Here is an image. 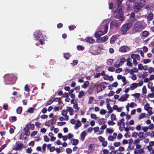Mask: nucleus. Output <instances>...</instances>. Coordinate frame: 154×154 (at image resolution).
<instances>
[{"mask_svg":"<svg viewBox=\"0 0 154 154\" xmlns=\"http://www.w3.org/2000/svg\"><path fill=\"white\" fill-rule=\"evenodd\" d=\"M66 124V122H59L57 123V125L59 126H62L63 125H65Z\"/></svg>","mask_w":154,"mask_h":154,"instance_id":"51","label":"nucleus"},{"mask_svg":"<svg viewBox=\"0 0 154 154\" xmlns=\"http://www.w3.org/2000/svg\"><path fill=\"white\" fill-rule=\"evenodd\" d=\"M116 35H113L110 39V43L111 44L114 43L115 42V41L116 40Z\"/></svg>","mask_w":154,"mask_h":154,"instance_id":"27","label":"nucleus"},{"mask_svg":"<svg viewBox=\"0 0 154 154\" xmlns=\"http://www.w3.org/2000/svg\"><path fill=\"white\" fill-rule=\"evenodd\" d=\"M73 107L74 109H76V111L79 110V108L78 107V104L77 103H74L73 106Z\"/></svg>","mask_w":154,"mask_h":154,"instance_id":"43","label":"nucleus"},{"mask_svg":"<svg viewBox=\"0 0 154 154\" xmlns=\"http://www.w3.org/2000/svg\"><path fill=\"white\" fill-rule=\"evenodd\" d=\"M126 60L127 62L126 65L130 67H131L132 66V63L131 62V58H128Z\"/></svg>","mask_w":154,"mask_h":154,"instance_id":"17","label":"nucleus"},{"mask_svg":"<svg viewBox=\"0 0 154 154\" xmlns=\"http://www.w3.org/2000/svg\"><path fill=\"white\" fill-rule=\"evenodd\" d=\"M149 35L148 32L146 31H143L142 33V36L143 37H146L147 36Z\"/></svg>","mask_w":154,"mask_h":154,"instance_id":"36","label":"nucleus"},{"mask_svg":"<svg viewBox=\"0 0 154 154\" xmlns=\"http://www.w3.org/2000/svg\"><path fill=\"white\" fill-rule=\"evenodd\" d=\"M77 48L78 50L80 51H83L85 49L84 47L82 45H78L77 47Z\"/></svg>","mask_w":154,"mask_h":154,"instance_id":"35","label":"nucleus"},{"mask_svg":"<svg viewBox=\"0 0 154 154\" xmlns=\"http://www.w3.org/2000/svg\"><path fill=\"white\" fill-rule=\"evenodd\" d=\"M106 107L108 110H109V111L108 112V113H110L112 112L113 110L109 103L107 104L106 105Z\"/></svg>","mask_w":154,"mask_h":154,"instance_id":"22","label":"nucleus"},{"mask_svg":"<svg viewBox=\"0 0 154 154\" xmlns=\"http://www.w3.org/2000/svg\"><path fill=\"white\" fill-rule=\"evenodd\" d=\"M63 57L66 60H68L69 59L70 57L71 56L69 53H67L63 54Z\"/></svg>","mask_w":154,"mask_h":154,"instance_id":"28","label":"nucleus"},{"mask_svg":"<svg viewBox=\"0 0 154 154\" xmlns=\"http://www.w3.org/2000/svg\"><path fill=\"white\" fill-rule=\"evenodd\" d=\"M141 7L138 3L135 4V5L134 6V9L135 12H138L140 9Z\"/></svg>","mask_w":154,"mask_h":154,"instance_id":"12","label":"nucleus"},{"mask_svg":"<svg viewBox=\"0 0 154 154\" xmlns=\"http://www.w3.org/2000/svg\"><path fill=\"white\" fill-rule=\"evenodd\" d=\"M85 40L87 42L91 44H92L95 41V40L91 37H87Z\"/></svg>","mask_w":154,"mask_h":154,"instance_id":"13","label":"nucleus"},{"mask_svg":"<svg viewBox=\"0 0 154 154\" xmlns=\"http://www.w3.org/2000/svg\"><path fill=\"white\" fill-rule=\"evenodd\" d=\"M108 38V37L107 35H105L103 37L99 38V39L102 42H104L107 40Z\"/></svg>","mask_w":154,"mask_h":154,"instance_id":"18","label":"nucleus"},{"mask_svg":"<svg viewBox=\"0 0 154 154\" xmlns=\"http://www.w3.org/2000/svg\"><path fill=\"white\" fill-rule=\"evenodd\" d=\"M138 86V83H132L130 85V89L131 90H133L134 89L136 88Z\"/></svg>","mask_w":154,"mask_h":154,"instance_id":"14","label":"nucleus"},{"mask_svg":"<svg viewBox=\"0 0 154 154\" xmlns=\"http://www.w3.org/2000/svg\"><path fill=\"white\" fill-rule=\"evenodd\" d=\"M35 108L32 107L29 108L27 110V112L30 113H32L34 112Z\"/></svg>","mask_w":154,"mask_h":154,"instance_id":"33","label":"nucleus"},{"mask_svg":"<svg viewBox=\"0 0 154 154\" xmlns=\"http://www.w3.org/2000/svg\"><path fill=\"white\" fill-rule=\"evenodd\" d=\"M149 104L148 103H147L144 106V109L148 111L149 110Z\"/></svg>","mask_w":154,"mask_h":154,"instance_id":"40","label":"nucleus"},{"mask_svg":"<svg viewBox=\"0 0 154 154\" xmlns=\"http://www.w3.org/2000/svg\"><path fill=\"white\" fill-rule=\"evenodd\" d=\"M144 133L143 132L140 131L139 132V134H138L139 137L140 138H141V140H143V139H144L145 138V137L144 136Z\"/></svg>","mask_w":154,"mask_h":154,"instance_id":"21","label":"nucleus"},{"mask_svg":"<svg viewBox=\"0 0 154 154\" xmlns=\"http://www.w3.org/2000/svg\"><path fill=\"white\" fill-rule=\"evenodd\" d=\"M11 120L12 122H15L17 120V118L15 116H13L11 117Z\"/></svg>","mask_w":154,"mask_h":154,"instance_id":"63","label":"nucleus"},{"mask_svg":"<svg viewBox=\"0 0 154 154\" xmlns=\"http://www.w3.org/2000/svg\"><path fill=\"white\" fill-rule=\"evenodd\" d=\"M3 77L5 81L9 82L6 85H13L15 83L17 80V77L14 76L13 74H6Z\"/></svg>","mask_w":154,"mask_h":154,"instance_id":"2","label":"nucleus"},{"mask_svg":"<svg viewBox=\"0 0 154 154\" xmlns=\"http://www.w3.org/2000/svg\"><path fill=\"white\" fill-rule=\"evenodd\" d=\"M33 35L34 37L37 40H38L39 41L41 45H43L45 43L44 40V38L42 36V34L40 33V32L37 31L35 32Z\"/></svg>","mask_w":154,"mask_h":154,"instance_id":"5","label":"nucleus"},{"mask_svg":"<svg viewBox=\"0 0 154 154\" xmlns=\"http://www.w3.org/2000/svg\"><path fill=\"white\" fill-rule=\"evenodd\" d=\"M89 85V82L88 81L85 82L82 85V87L83 88L86 89Z\"/></svg>","mask_w":154,"mask_h":154,"instance_id":"19","label":"nucleus"},{"mask_svg":"<svg viewBox=\"0 0 154 154\" xmlns=\"http://www.w3.org/2000/svg\"><path fill=\"white\" fill-rule=\"evenodd\" d=\"M55 100V99H54L53 97L50 100L45 104V106H47L51 104Z\"/></svg>","mask_w":154,"mask_h":154,"instance_id":"20","label":"nucleus"},{"mask_svg":"<svg viewBox=\"0 0 154 154\" xmlns=\"http://www.w3.org/2000/svg\"><path fill=\"white\" fill-rule=\"evenodd\" d=\"M142 92L144 94H146L147 92V90L146 87L145 86H144L142 88Z\"/></svg>","mask_w":154,"mask_h":154,"instance_id":"49","label":"nucleus"},{"mask_svg":"<svg viewBox=\"0 0 154 154\" xmlns=\"http://www.w3.org/2000/svg\"><path fill=\"white\" fill-rule=\"evenodd\" d=\"M138 134L137 133L134 131L132 133V136L136 138L137 137Z\"/></svg>","mask_w":154,"mask_h":154,"instance_id":"50","label":"nucleus"},{"mask_svg":"<svg viewBox=\"0 0 154 154\" xmlns=\"http://www.w3.org/2000/svg\"><path fill=\"white\" fill-rule=\"evenodd\" d=\"M76 28V26L74 25H70L69 26V28L70 31L74 30Z\"/></svg>","mask_w":154,"mask_h":154,"instance_id":"44","label":"nucleus"},{"mask_svg":"<svg viewBox=\"0 0 154 154\" xmlns=\"http://www.w3.org/2000/svg\"><path fill=\"white\" fill-rule=\"evenodd\" d=\"M129 50V48L127 46H123L120 47L119 51L122 52H126Z\"/></svg>","mask_w":154,"mask_h":154,"instance_id":"11","label":"nucleus"},{"mask_svg":"<svg viewBox=\"0 0 154 154\" xmlns=\"http://www.w3.org/2000/svg\"><path fill=\"white\" fill-rule=\"evenodd\" d=\"M138 69L140 70H142L144 69V66L141 64H139L138 65Z\"/></svg>","mask_w":154,"mask_h":154,"instance_id":"58","label":"nucleus"},{"mask_svg":"<svg viewBox=\"0 0 154 154\" xmlns=\"http://www.w3.org/2000/svg\"><path fill=\"white\" fill-rule=\"evenodd\" d=\"M154 71V68L152 67H149V72L150 73H152Z\"/></svg>","mask_w":154,"mask_h":154,"instance_id":"64","label":"nucleus"},{"mask_svg":"<svg viewBox=\"0 0 154 154\" xmlns=\"http://www.w3.org/2000/svg\"><path fill=\"white\" fill-rule=\"evenodd\" d=\"M108 124L109 125H113L115 124V123L113 121H108Z\"/></svg>","mask_w":154,"mask_h":154,"instance_id":"52","label":"nucleus"},{"mask_svg":"<svg viewBox=\"0 0 154 154\" xmlns=\"http://www.w3.org/2000/svg\"><path fill=\"white\" fill-rule=\"evenodd\" d=\"M78 62V60H74L72 61V63H71V64L73 66H75L76 65Z\"/></svg>","mask_w":154,"mask_h":154,"instance_id":"39","label":"nucleus"},{"mask_svg":"<svg viewBox=\"0 0 154 154\" xmlns=\"http://www.w3.org/2000/svg\"><path fill=\"white\" fill-rule=\"evenodd\" d=\"M152 107H149V110H148V112L149 113L150 115H151L153 114V112L152 111Z\"/></svg>","mask_w":154,"mask_h":154,"instance_id":"54","label":"nucleus"},{"mask_svg":"<svg viewBox=\"0 0 154 154\" xmlns=\"http://www.w3.org/2000/svg\"><path fill=\"white\" fill-rule=\"evenodd\" d=\"M23 144L22 143H19L17 146L16 147L15 149L16 150H21L23 148Z\"/></svg>","mask_w":154,"mask_h":154,"instance_id":"15","label":"nucleus"},{"mask_svg":"<svg viewBox=\"0 0 154 154\" xmlns=\"http://www.w3.org/2000/svg\"><path fill=\"white\" fill-rule=\"evenodd\" d=\"M91 119H96L97 117V116L96 114H91Z\"/></svg>","mask_w":154,"mask_h":154,"instance_id":"60","label":"nucleus"},{"mask_svg":"<svg viewBox=\"0 0 154 154\" xmlns=\"http://www.w3.org/2000/svg\"><path fill=\"white\" fill-rule=\"evenodd\" d=\"M114 139V136H109L108 137V140L110 141H113Z\"/></svg>","mask_w":154,"mask_h":154,"instance_id":"55","label":"nucleus"},{"mask_svg":"<svg viewBox=\"0 0 154 154\" xmlns=\"http://www.w3.org/2000/svg\"><path fill=\"white\" fill-rule=\"evenodd\" d=\"M132 25L133 24L131 22L123 24L121 27L120 31L121 35H126L127 31L132 26Z\"/></svg>","mask_w":154,"mask_h":154,"instance_id":"3","label":"nucleus"},{"mask_svg":"<svg viewBox=\"0 0 154 154\" xmlns=\"http://www.w3.org/2000/svg\"><path fill=\"white\" fill-rule=\"evenodd\" d=\"M108 69L109 71L113 72L115 70V68L112 66H110L108 68Z\"/></svg>","mask_w":154,"mask_h":154,"instance_id":"61","label":"nucleus"},{"mask_svg":"<svg viewBox=\"0 0 154 154\" xmlns=\"http://www.w3.org/2000/svg\"><path fill=\"white\" fill-rule=\"evenodd\" d=\"M115 94V92L112 91H110L109 93L108 94V96L109 97H111L113 95Z\"/></svg>","mask_w":154,"mask_h":154,"instance_id":"48","label":"nucleus"},{"mask_svg":"<svg viewBox=\"0 0 154 154\" xmlns=\"http://www.w3.org/2000/svg\"><path fill=\"white\" fill-rule=\"evenodd\" d=\"M122 71V68H119L116 69L115 72L117 73H119Z\"/></svg>","mask_w":154,"mask_h":154,"instance_id":"59","label":"nucleus"},{"mask_svg":"<svg viewBox=\"0 0 154 154\" xmlns=\"http://www.w3.org/2000/svg\"><path fill=\"white\" fill-rule=\"evenodd\" d=\"M120 62L119 63V64L120 65V66L122 65H123L124 63L126 61V59L125 58L123 57L120 60Z\"/></svg>","mask_w":154,"mask_h":154,"instance_id":"31","label":"nucleus"},{"mask_svg":"<svg viewBox=\"0 0 154 154\" xmlns=\"http://www.w3.org/2000/svg\"><path fill=\"white\" fill-rule=\"evenodd\" d=\"M100 113L101 115H104L106 113V110L102 109H101Z\"/></svg>","mask_w":154,"mask_h":154,"instance_id":"47","label":"nucleus"},{"mask_svg":"<svg viewBox=\"0 0 154 154\" xmlns=\"http://www.w3.org/2000/svg\"><path fill=\"white\" fill-rule=\"evenodd\" d=\"M145 116V113H141L138 118L139 120H140L144 118Z\"/></svg>","mask_w":154,"mask_h":154,"instance_id":"42","label":"nucleus"},{"mask_svg":"<svg viewBox=\"0 0 154 154\" xmlns=\"http://www.w3.org/2000/svg\"><path fill=\"white\" fill-rule=\"evenodd\" d=\"M141 30V25L139 24L138 23H135L133 27V33L140 32Z\"/></svg>","mask_w":154,"mask_h":154,"instance_id":"8","label":"nucleus"},{"mask_svg":"<svg viewBox=\"0 0 154 154\" xmlns=\"http://www.w3.org/2000/svg\"><path fill=\"white\" fill-rule=\"evenodd\" d=\"M68 113L67 110H63L61 111V114L63 116H66Z\"/></svg>","mask_w":154,"mask_h":154,"instance_id":"37","label":"nucleus"},{"mask_svg":"<svg viewBox=\"0 0 154 154\" xmlns=\"http://www.w3.org/2000/svg\"><path fill=\"white\" fill-rule=\"evenodd\" d=\"M148 74L147 72H144L142 75V77L143 78H145L148 76Z\"/></svg>","mask_w":154,"mask_h":154,"instance_id":"62","label":"nucleus"},{"mask_svg":"<svg viewBox=\"0 0 154 154\" xmlns=\"http://www.w3.org/2000/svg\"><path fill=\"white\" fill-rule=\"evenodd\" d=\"M67 111H68L69 112H73V109L70 106H67Z\"/></svg>","mask_w":154,"mask_h":154,"instance_id":"46","label":"nucleus"},{"mask_svg":"<svg viewBox=\"0 0 154 154\" xmlns=\"http://www.w3.org/2000/svg\"><path fill=\"white\" fill-rule=\"evenodd\" d=\"M99 140L100 141L102 142H103L104 141H105V138L101 136H99L98 137Z\"/></svg>","mask_w":154,"mask_h":154,"instance_id":"57","label":"nucleus"},{"mask_svg":"<svg viewBox=\"0 0 154 154\" xmlns=\"http://www.w3.org/2000/svg\"><path fill=\"white\" fill-rule=\"evenodd\" d=\"M27 125H28V127L30 128L32 130H33L34 129L35 126L33 124L29 123Z\"/></svg>","mask_w":154,"mask_h":154,"instance_id":"32","label":"nucleus"},{"mask_svg":"<svg viewBox=\"0 0 154 154\" xmlns=\"http://www.w3.org/2000/svg\"><path fill=\"white\" fill-rule=\"evenodd\" d=\"M106 119H105L104 118H101L99 120V125H102L103 124L105 123L106 122Z\"/></svg>","mask_w":154,"mask_h":154,"instance_id":"23","label":"nucleus"},{"mask_svg":"<svg viewBox=\"0 0 154 154\" xmlns=\"http://www.w3.org/2000/svg\"><path fill=\"white\" fill-rule=\"evenodd\" d=\"M110 117L112 121H114L116 119V115L113 113H112Z\"/></svg>","mask_w":154,"mask_h":154,"instance_id":"41","label":"nucleus"},{"mask_svg":"<svg viewBox=\"0 0 154 154\" xmlns=\"http://www.w3.org/2000/svg\"><path fill=\"white\" fill-rule=\"evenodd\" d=\"M108 23H105L103 22L99 26V29H104V32L100 30L96 32L95 33V37L97 38H99L100 36L106 33L108 31Z\"/></svg>","mask_w":154,"mask_h":154,"instance_id":"1","label":"nucleus"},{"mask_svg":"<svg viewBox=\"0 0 154 154\" xmlns=\"http://www.w3.org/2000/svg\"><path fill=\"white\" fill-rule=\"evenodd\" d=\"M153 14L151 13H149L147 17V20L149 21H151L153 19Z\"/></svg>","mask_w":154,"mask_h":154,"instance_id":"25","label":"nucleus"},{"mask_svg":"<svg viewBox=\"0 0 154 154\" xmlns=\"http://www.w3.org/2000/svg\"><path fill=\"white\" fill-rule=\"evenodd\" d=\"M76 122L77 123L75 124V125L74 126V128L75 129H77L79 127L81 126L82 125V124L81 123L80 121L79 120H78L76 121Z\"/></svg>","mask_w":154,"mask_h":154,"instance_id":"16","label":"nucleus"},{"mask_svg":"<svg viewBox=\"0 0 154 154\" xmlns=\"http://www.w3.org/2000/svg\"><path fill=\"white\" fill-rule=\"evenodd\" d=\"M84 95V92H83L82 91H81L79 92V94L78 96V98H82Z\"/></svg>","mask_w":154,"mask_h":154,"instance_id":"34","label":"nucleus"},{"mask_svg":"<svg viewBox=\"0 0 154 154\" xmlns=\"http://www.w3.org/2000/svg\"><path fill=\"white\" fill-rule=\"evenodd\" d=\"M116 17V18L119 19L120 21L124 20L123 14L122 11V7L119 6L115 11Z\"/></svg>","mask_w":154,"mask_h":154,"instance_id":"4","label":"nucleus"},{"mask_svg":"<svg viewBox=\"0 0 154 154\" xmlns=\"http://www.w3.org/2000/svg\"><path fill=\"white\" fill-rule=\"evenodd\" d=\"M57 120V119L56 118H54L51 120V124L52 125H54L55 124Z\"/></svg>","mask_w":154,"mask_h":154,"instance_id":"38","label":"nucleus"},{"mask_svg":"<svg viewBox=\"0 0 154 154\" xmlns=\"http://www.w3.org/2000/svg\"><path fill=\"white\" fill-rule=\"evenodd\" d=\"M129 96V94H125L122 95L121 97L118 100L122 102L125 101L126 100Z\"/></svg>","mask_w":154,"mask_h":154,"instance_id":"10","label":"nucleus"},{"mask_svg":"<svg viewBox=\"0 0 154 154\" xmlns=\"http://www.w3.org/2000/svg\"><path fill=\"white\" fill-rule=\"evenodd\" d=\"M106 84V83L105 82H102L99 84L97 85V92H100L103 90H104L106 88V87L105 85Z\"/></svg>","mask_w":154,"mask_h":154,"instance_id":"6","label":"nucleus"},{"mask_svg":"<svg viewBox=\"0 0 154 154\" xmlns=\"http://www.w3.org/2000/svg\"><path fill=\"white\" fill-rule=\"evenodd\" d=\"M28 125H26L24 128L23 131L25 132L23 133V135H25L26 137H28L30 135V133L29 131V128L28 127Z\"/></svg>","mask_w":154,"mask_h":154,"instance_id":"9","label":"nucleus"},{"mask_svg":"<svg viewBox=\"0 0 154 154\" xmlns=\"http://www.w3.org/2000/svg\"><path fill=\"white\" fill-rule=\"evenodd\" d=\"M72 150L70 148H67L66 149V152L68 154H71L72 152Z\"/></svg>","mask_w":154,"mask_h":154,"instance_id":"53","label":"nucleus"},{"mask_svg":"<svg viewBox=\"0 0 154 154\" xmlns=\"http://www.w3.org/2000/svg\"><path fill=\"white\" fill-rule=\"evenodd\" d=\"M22 110V108L21 106L18 107L16 109V112L18 114H21Z\"/></svg>","mask_w":154,"mask_h":154,"instance_id":"29","label":"nucleus"},{"mask_svg":"<svg viewBox=\"0 0 154 154\" xmlns=\"http://www.w3.org/2000/svg\"><path fill=\"white\" fill-rule=\"evenodd\" d=\"M71 141H73L72 143L73 145H76L79 143V141L78 139L72 138L71 140Z\"/></svg>","mask_w":154,"mask_h":154,"instance_id":"26","label":"nucleus"},{"mask_svg":"<svg viewBox=\"0 0 154 154\" xmlns=\"http://www.w3.org/2000/svg\"><path fill=\"white\" fill-rule=\"evenodd\" d=\"M121 24L119 22L116 20H113L111 21L110 23V28H113L114 26L117 28H119Z\"/></svg>","mask_w":154,"mask_h":154,"instance_id":"7","label":"nucleus"},{"mask_svg":"<svg viewBox=\"0 0 154 154\" xmlns=\"http://www.w3.org/2000/svg\"><path fill=\"white\" fill-rule=\"evenodd\" d=\"M24 90L25 91L28 92H29V91L30 90L27 85H25L24 87Z\"/></svg>","mask_w":154,"mask_h":154,"instance_id":"56","label":"nucleus"},{"mask_svg":"<svg viewBox=\"0 0 154 154\" xmlns=\"http://www.w3.org/2000/svg\"><path fill=\"white\" fill-rule=\"evenodd\" d=\"M86 135V132L85 131H83L81 134V139L82 140H83Z\"/></svg>","mask_w":154,"mask_h":154,"instance_id":"24","label":"nucleus"},{"mask_svg":"<svg viewBox=\"0 0 154 154\" xmlns=\"http://www.w3.org/2000/svg\"><path fill=\"white\" fill-rule=\"evenodd\" d=\"M114 60L113 59H110L107 60V65H112Z\"/></svg>","mask_w":154,"mask_h":154,"instance_id":"30","label":"nucleus"},{"mask_svg":"<svg viewBox=\"0 0 154 154\" xmlns=\"http://www.w3.org/2000/svg\"><path fill=\"white\" fill-rule=\"evenodd\" d=\"M106 131L108 133L111 134L113 132V130L112 129L109 128L106 129Z\"/></svg>","mask_w":154,"mask_h":154,"instance_id":"45","label":"nucleus"}]
</instances>
